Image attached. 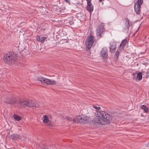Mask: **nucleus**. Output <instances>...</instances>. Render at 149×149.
<instances>
[{"mask_svg":"<svg viewBox=\"0 0 149 149\" xmlns=\"http://www.w3.org/2000/svg\"><path fill=\"white\" fill-rule=\"evenodd\" d=\"M135 74H133V75H135Z\"/></svg>","mask_w":149,"mask_h":149,"instance_id":"f704fd0d","label":"nucleus"},{"mask_svg":"<svg viewBox=\"0 0 149 149\" xmlns=\"http://www.w3.org/2000/svg\"><path fill=\"white\" fill-rule=\"evenodd\" d=\"M64 0L68 3L69 2V1H70V0Z\"/></svg>","mask_w":149,"mask_h":149,"instance_id":"7c9ffc66","label":"nucleus"},{"mask_svg":"<svg viewBox=\"0 0 149 149\" xmlns=\"http://www.w3.org/2000/svg\"><path fill=\"white\" fill-rule=\"evenodd\" d=\"M120 51L118 50H118L115 53V56L117 58H118V56L120 54Z\"/></svg>","mask_w":149,"mask_h":149,"instance_id":"4be33fe9","label":"nucleus"},{"mask_svg":"<svg viewBox=\"0 0 149 149\" xmlns=\"http://www.w3.org/2000/svg\"><path fill=\"white\" fill-rule=\"evenodd\" d=\"M104 31V26L102 25L98 26L97 28V37L100 36L101 37V35Z\"/></svg>","mask_w":149,"mask_h":149,"instance_id":"6e6552de","label":"nucleus"},{"mask_svg":"<svg viewBox=\"0 0 149 149\" xmlns=\"http://www.w3.org/2000/svg\"><path fill=\"white\" fill-rule=\"evenodd\" d=\"M4 102L8 104H13L16 102V101L14 97H8L6 98Z\"/></svg>","mask_w":149,"mask_h":149,"instance_id":"0eeeda50","label":"nucleus"},{"mask_svg":"<svg viewBox=\"0 0 149 149\" xmlns=\"http://www.w3.org/2000/svg\"><path fill=\"white\" fill-rule=\"evenodd\" d=\"M37 80L41 82L46 83L47 85H55L56 84L55 81L47 79L45 77H38Z\"/></svg>","mask_w":149,"mask_h":149,"instance_id":"39448f33","label":"nucleus"},{"mask_svg":"<svg viewBox=\"0 0 149 149\" xmlns=\"http://www.w3.org/2000/svg\"><path fill=\"white\" fill-rule=\"evenodd\" d=\"M96 117L93 118V122L95 124L106 125L109 124L111 118L109 114L104 111H97Z\"/></svg>","mask_w":149,"mask_h":149,"instance_id":"f257e3e1","label":"nucleus"},{"mask_svg":"<svg viewBox=\"0 0 149 149\" xmlns=\"http://www.w3.org/2000/svg\"><path fill=\"white\" fill-rule=\"evenodd\" d=\"M102 1V0H99V1L100 2H101Z\"/></svg>","mask_w":149,"mask_h":149,"instance_id":"473e14b6","label":"nucleus"},{"mask_svg":"<svg viewBox=\"0 0 149 149\" xmlns=\"http://www.w3.org/2000/svg\"><path fill=\"white\" fill-rule=\"evenodd\" d=\"M124 47L123 46L120 44L119 47L118 49H119L118 50H119L120 52L123 50L124 49Z\"/></svg>","mask_w":149,"mask_h":149,"instance_id":"5701e85b","label":"nucleus"},{"mask_svg":"<svg viewBox=\"0 0 149 149\" xmlns=\"http://www.w3.org/2000/svg\"><path fill=\"white\" fill-rule=\"evenodd\" d=\"M141 109H143L146 113H147L149 111L148 108L146 105H142L141 106Z\"/></svg>","mask_w":149,"mask_h":149,"instance_id":"a211bd4d","label":"nucleus"},{"mask_svg":"<svg viewBox=\"0 0 149 149\" xmlns=\"http://www.w3.org/2000/svg\"><path fill=\"white\" fill-rule=\"evenodd\" d=\"M43 149H49L48 148H44Z\"/></svg>","mask_w":149,"mask_h":149,"instance_id":"72a5a7b5","label":"nucleus"},{"mask_svg":"<svg viewBox=\"0 0 149 149\" xmlns=\"http://www.w3.org/2000/svg\"><path fill=\"white\" fill-rule=\"evenodd\" d=\"M18 103L19 105L22 106H27V100H20L18 101Z\"/></svg>","mask_w":149,"mask_h":149,"instance_id":"4468645a","label":"nucleus"},{"mask_svg":"<svg viewBox=\"0 0 149 149\" xmlns=\"http://www.w3.org/2000/svg\"><path fill=\"white\" fill-rule=\"evenodd\" d=\"M34 102L31 100H27V106L31 107L33 106Z\"/></svg>","mask_w":149,"mask_h":149,"instance_id":"dca6fc26","label":"nucleus"},{"mask_svg":"<svg viewBox=\"0 0 149 149\" xmlns=\"http://www.w3.org/2000/svg\"><path fill=\"white\" fill-rule=\"evenodd\" d=\"M43 118L44 119L43 120V122L45 123H47L49 121L48 116L46 115H45L43 116Z\"/></svg>","mask_w":149,"mask_h":149,"instance_id":"f3484780","label":"nucleus"},{"mask_svg":"<svg viewBox=\"0 0 149 149\" xmlns=\"http://www.w3.org/2000/svg\"><path fill=\"white\" fill-rule=\"evenodd\" d=\"M87 1V3H88V2H89V1H90V2H91V0H86Z\"/></svg>","mask_w":149,"mask_h":149,"instance_id":"2f4dec72","label":"nucleus"},{"mask_svg":"<svg viewBox=\"0 0 149 149\" xmlns=\"http://www.w3.org/2000/svg\"><path fill=\"white\" fill-rule=\"evenodd\" d=\"M120 45H122V46H124V47L126 46V45H124V44H123V43L122 44V42H121Z\"/></svg>","mask_w":149,"mask_h":149,"instance_id":"c756f323","label":"nucleus"},{"mask_svg":"<svg viewBox=\"0 0 149 149\" xmlns=\"http://www.w3.org/2000/svg\"><path fill=\"white\" fill-rule=\"evenodd\" d=\"M67 118L68 120L70 121H72V118L71 117H67Z\"/></svg>","mask_w":149,"mask_h":149,"instance_id":"c85d7f7f","label":"nucleus"},{"mask_svg":"<svg viewBox=\"0 0 149 149\" xmlns=\"http://www.w3.org/2000/svg\"><path fill=\"white\" fill-rule=\"evenodd\" d=\"M93 108L95 109L96 110V112L97 113V111H101L100 110V107H97L96 106H93Z\"/></svg>","mask_w":149,"mask_h":149,"instance_id":"412c9836","label":"nucleus"},{"mask_svg":"<svg viewBox=\"0 0 149 149\" xmlns=\"http://www.w3.org/2000/svg\"><path fill=\"white\" fill-rule=\"evenodd\" d=\"M116 43L115 42H111L110 43V46L109 47L110 51L112 53H114L116 48Z\"/></svg>","mask_w":149,"mask_h":149,"instance_id":"9d476101","label":"nucleus"},{"mask_svg":"<svg viewBox=\"0 0 149 149\" xmlns=\"http://www.w3.org/2000/svg\"><path fill=\"white\" fill-rule=\"evenodd\" d=\"M145 74L146 75L145 76L146 78H148V77H149V71H148L147 72H146L145 73Z\"/></svg>","mask_w":149,"mask_h":149,"instance_id":"a878e982","label":"nucleus"},{"mask_svg":"<svg viewBox=\"0 0 149 149\" xmlns=\"http://www.w3.org/2000/svg\"><path fill=\"white\" fill-rule=\"evenodd\" d=\"M124 19L125 20V24L123 30L125 31L127 30H128L130 26V20L127 17L125 18Z\"/></svg>","mask_w":149,"mask_h":149,"instance_id":"1a4fd4ad","label":"nucleus"},{"mask_svg":"<svg viewBox=\"0 0 149 149\" xmlns=\"http://www.w3.org/2000/svg\"><path fill=\"white\" fill-rule=\"evenodd\" d=\"M10 138L13 140H17L21 138V136L17 134H13L10 135Z\"/></svg>","mask_w":149,"mask_h":149,"instance_id":"f8f14e48","label":"nucleus"},{"mask_svg":"<svg viewBox=\"0 0 149 149\" xmlns=\"http://www.w3.org/2000/svg\"><path fill=\"white\" fill-rule=\"evenodd\" d=\"M144 71H142V72H139L137 75V78L139 80H141L142 79V74L144 75Z\"/></svg>","mask_w":149,"mask_h":149,"instance_id":"2eb2a0df","label":"nucleus"},{"mask_svg":"<svg viewBox=\"0 0 149 149\" xmlns=\"http://www.w3.org/2000/svg\"><path fill=\"white\" fill-rule=\"evenodd\" d=\"M143 0H138L137 3H135L134 4L137 5V4L139 5L140 6L142 5L143 3Z\"/></svg>","mask_w":149,"mask_h":149,"instance_id":"aec40b11","label":"nucleus"},{"mask_svg":"<svg viewBox=\"0 0 149 149\" xmlns=\"http://www.w3.org/2000/svg\"><path fill=\"white\" fill-rule=\"evenodd\" d=\"M46 38L45 37H43L40 38V42L42 43H43V42L45 41V39Z\"/></svg>","mask_w":149,"mask_h":149,"instance_id":"b1692460","label":"nucleus"},{"mask_svg":"<svg viewBox=\"0 0 149 149\" xmlns=\"http://www.w3.org/2000/svg\"><path fill=\"white\" fill-rule=\"evenodd\" d=\"M121 42L122 44L123 43L124 45H126V44L127 42V40L126 39H124Z\"/></svg>","mask_w":149,"mask_h":149,"instance_id":"393cba45","label":"nucleus"},{"mask_svg":"<svg viewBox=\"0 0 149 149\" xmlns=\"http://www.w3.org/2000/svg\"><path fill=\"white\" fill-rule=\"evenodd\" d=\"M107 49L106 47L102 48L100 52V56L103 60H107L108 57Z\"/></svg>","mask_w":149,"mask_h":149,"instance_id":"423d86ee","label":"nucleus"},{"mask_svg":"<svg viewBox=\"0 0 149 149\" xmlns=\"http://www.w3.org/2000/svg\"><path fill=\"white\" fill-rule=\"evenodd\" d=\"M86 9L89 12H91L93 10V6L92 5L91 2H88L86 7Z\"/></svg>","mask_w":149,"mask_h":149,"instance_id":"9b49d317","label":"nucleus"},{"mask_svg":"<svg viewBox=\"0 0 149 149\" xmlns=\"http://www.w3.org/2000/svg\"><path fill=\"white\" fill-rule=\"evenodd\" d=\"M77 118V119H73V122L81 124L87 123L88 122L89 120V117L84 116L83 115L78 116Z\"/></svg>","mask_w":149,"mask_h":149,"instance_id":"7ed1b4c3","label":"nucleus"},{"mask_svg":"<svg viewBox=\"0 0 149 149\" xmlns=\"http://www.w3.org/2000/svg\"><path fill=\"white\" fill-rule=\"evenodd\" d=\"M94 37L92 34H90L87 38L85 43L88 48L90 49L94 42Z\"/></svg>","mask_w":149,"mask_h":149,"instance_id":"20e7f679","label":"nucleus"},{"mask_svg":"<svg viewBox=\"0 0 149 149\" xmlns=\"http://www.w3.org/2000/svg\"><path fill=\"white\" fill-rule=\"evenodd\" d=\"M15 60L16 58L11 53L6 54L4 56L3 60L6 63H13Z\"/></svg>","mask_w":149,"mask_h":149,"instance_id":"f03ea898","label":"nucleus"},{"mask_svg":"<svg viewBox=\"0 0 149 149\" xmlns=\"http://www.w3.org/2000/svg\"><path fill=\"white\" fill-rule=\"evenodd\" d=\"M39 104L38 103H35L34 102L33 106V107H39Z\"/></svg>","mask_w":149,"mask_h":149,"instance_id":"cd10ccee","label":"nucleus"},{"mask_svg":"<svg viewBox=\"0 0 149 149\" xmlns=\"http://www.w3.org/2000/svg\"><path fill=\"white\" fill-rule=\"evenodd\" d=\"M134 9L136 14L139 15L141 12V6L139 5L134 4Z\"/></svg>","mask_w":149,"mask_h":149,"instance_id":"ddd939ff","label":"nucleus"},{"mask_svg":"<svg viewBox=\"0 0 149 149\" xmlns=\"http://www.w3.org/2000/svg\"><path fill=\"white\" fill-rule=\"evenodd\" d=\"M13 117L15 120L17 121H19L21 119V117L18 116L16 114H14L13 115Z\"/></svg>","mask_w":149,"mask_h":149,"instance_id":"6ab92c4d","label":"nucleus"},{"mask_svg":"<svg viewBox=\"0 0 149 149\" xmlns=\"http://www.w3.org/2000/svg\"><path fill=\"white\" fill-rule=\"evenodd\" d=\"M36 40L39 41L40 42V36H38L36 38Z\"/></svg>","mask_w":149,"mask_h":149,"instance_id":"bb28decb","label":"nucleus"}]
</instances>
